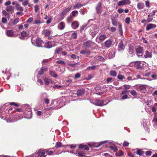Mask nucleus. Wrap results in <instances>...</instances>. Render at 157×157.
I'll list each match as a JSON object with an SVG mask.
<instances>
[{
    "label": "nucleus",
    "mask_w": 157,
    "mask_h": 157,
    "mask_svg": "<svg viewBox=\"0 0 157 157\" xmlns=\"http://www.w3.org/2000/svg\"><path fill=\"white\" fill-rule=\"evenodd\" d=\"M44 47L47 48H51L52 47V42L50 41H48L45 44Z\"/></svg>",
    "instance_id": "nucleus-29"
},
{
    "label": "nucleus",
    "mask_w": 157,
    "mask_h": 157,
    "mask_svg": "<svg viewBox=\"0 0 157 157\" xmlns=\"http://www.w3.org/2000/svg\"><path fill=\"white\" fill-rule=\"evenodd\" d=\"M51 33V32L47 29H45L43 31V33L44 35L45 36H47L50 35Z\"/></svg>",
    "instance_id": "nucleus-27"
},
{
    "label": "nucleus",
    "mask_w": 157,
    "mask_h": 157,
    "mask_svg": "<svg viewBox=\"0 0 157 157\" xmlns=\"http://www.w3.org/2000/svg\"><path fill=\"white\" fill-rule=\"evenodd\" d=\"M152 17H148L147 20H146V21L148 23L151 21L153 19Z\"/></svg>",
    "instance_id": "nucleus-63"
},
{
    "label": "nucleus",
    "mask_w": 157,
    "mask_h": 157,
    "mask_svg": "<svg viewBox=\"0 0 157 157\" xmlns=\"http://www.w3.org/2000/svg\"><path fill=\"white\" fill-rule=\"evenodd\" d=\"M85 93V90L84 89H79L77 91L76 94L78 96H80L84 94Z\"/></svg>",
    "instance_id": "nucleus-16"
},
{
    "label": "nucleus",
    "mask_w": 157,
    "mask_h": 157,
    "mask_svg": "<svg viewBox=\"0 0 157 157\" xmlns=\"http://www.w3.org/2000/svg\"><path fill=\"white\" fill-rule=\"evenodd\" d=\"M15 10V7L13 6H9L6 7V10L10 13H13Z\"/></svg>",
    "instance_id": "nucleus-10"
},
{
    "label": "nucleus",
    "mask_w": 157,
    "mask_h": 157,
    "mask_svg": "<svg viewBox=\"0 0 157 157\" xmlns=\"http://www.w3.org/2000/svg\"><path fill=\"white\" fill-rule=\"evenodd\" d=\"M63 145L62 143L60 142H57L56 143L55 147L58 148L63 147Z\"/></svg>",
    "instance_id": "nucleus-37"
},
{
    "label": "nucleus",
    "mask_w": 157,
    "mask_h": 157,
    "mask_svg": "<svg viewBox=\"0 0 157 157\" xmlns=\"http://www.w3.org/2000/svg\"><path fill=\"white\" fill-rule=\"evenodd\" d=\"M147 86L145 85H140L136 86V89L137 91L145 93L146 91Z\"/></svg>",
    "instance_id": "nucleus-3"
},
{
    "label": "nucleus",
    "mask_w": 157,
    "mask_h": 157,
    "mask_svg": "<svg viewBox=\"0 0 157 157\" xmlns=\"http://www.w3.org/2000/svg\"><path fill=\"white\" fill-rule=\"evenodd\" d=\"M117 78L120 80H122L124 78V77L123 75H118Z\"/></svg>",
    "instance_id": "nucleus-59"
},
{
    "label": "nucleus",
    "mask_w": 157,
    "mask_h": 157,
    "mask_svg": "<svg viewBox=\"0 0 157 157\" xmlns=\"http://www.w3.org/2000/svg\"><path fill=\"white\" fill-rule=\"evenodd\" d=\"M48 152V149H40L37 152L38 155V157H46L47 155H45V153Z\"/></svg>",
    "instance_id": "nucleus-1"
},
{
    "label": "nucleus",
    "mask_w": 157,
    "mask_h": 157,
    "mask_svg": "<svg viewBox=\"0 0 157 157\" xmlns=\"http://www.w3.org/2000/svg\"><path fill=\"white\" fill-rule=\"evenodd\" d=\"M111 22L112 25L114 26H116L117 25V21L115 18H113L111 19Z\"/></svg>",
    "instance_id": "nucleus-35"
},
{
    "label": "nucleus",
    "mask_w": 157,
    "mask_h": 157,
    "mask_svg": "<svg viewBox=\"0 0 157 157\" xmlns=\"http://www.w3.org/2000/svg\"><path fill=\"white\" fill-rule=\"evenodd\" d=\"M80 53L85 55L86 56H88L90 54V52L87 50H82L80 51Z\"/></svg>",
    "instance_id": "nucleus-15"
},
{
    "label": "nucleus",
    "mask_w": 157,
    "mask_h": 157,
    "mask_svg": "<svg viewBox=\"0 0 157 157\" xmlns=\"http://www.w3.org/2000/svg\"><path fill=\"white\" fill-rule=\"evenodd\" d=\"M35 11L37 12L39 10V6L38 5H36L34 7Z\"/></svg>",
    "instance_id": "nucleus-53"
},
{
    "label": "nucleus",
    "mask_w": 157,
    "mask_h": 157,
    "mask_svg": "<svg viewBox=\"0 0 157 157\" xmlns=\"http://www.w3.org/2000/svg\"><path fill=\"white\" fill-rule=\"evenodd\" d=\"M31 41L33 44L35 41V43L36 44V46L38 47H41L42 44L43 43V41L40 39L37 38L36 39L34 37L32 38Z\"/></svg>",
    "instance_id": "nucleus-2"
},
{
    "label": "nucleus",
    "mask_w": 157,
    "mask_h": 157,
    "mask_svg": "<svg viewBox=\"0 0 157 157\" xmlns=\"http://www.w3.org/2000/svg\"><path fill=\"white\" fill-rule=\"evenodd\" d=\"M107 37V36L105 34H101L99 37V39L101 42L103 41Z\"/></svg>",
    "instance_id": "nucleus-25"
},
{
    "label": "nucleus",
    "mask_w": 157,
    "mask_h": 157,
    "mask_svg": "<svg viewBox=\"0 0 157 157\" xmlns=\"http://www.w3.org/2000/svg\"><path fill=\"white\" fill-rule=\"evenodd\" d=\"M110 75L111 76L115 77L117 75V73L115 71H111L110 72Z\"/></svg>",
    "instance_id": "nucleus-40"
},
{
    "label": "nucleus",
    "mask_w": 157,
    "mask_h": 157,
    "mask_svg": "<svg viewBox=\"0 0 157 157\" xmlns=\"http://www.w3.org/2000/svg\"><path fill=\"white\" fill-rule=\"evenodd\" d=\"M152 152L150 151H147L146 152V155L147 156H150L151 155Z\"/></svg>",
    "instance_id": "nucleus-55"
},
{
    "label": "nucleus",
    "mask_w": 157,
    "mask_h": 157,
    "mask_svg": "<svg viewBox=\"0 0 157 157\" xmlns=\"http://www.w3.org/2000/svg\"><path fill=\"white\" fill-rule=\"evenodd\" d=\"M71 149H75L76 147V145H75L71 144L68 145Z\"/></svg>",
    "instance_id": "nucleus-61"
},
{
    "label": "nucleus",
    "mask_w": 157,
    "mask_h": 157,
    "mask_svg": "<svg viewBox=\"0 0 157 157\" xmlns=\"http://www.w3.org/2000/svg\"><path fill=\"white\" fill-rule=\"evenodd\" d=\"M109 29L112 32H113L116 30V28L113 27H110V29Z\"/></svg>",
    "instance_id": "nucleus-48"
},
{
    "label": "nucleus",
    "mask_w": 157,
    "mask_h": 157,
    "mask_svg": "<svg viewBox=\"0 0 157 157\" xmlns=\"http://www.w3.org/2000/svg\"><path fill=\"white\" fill-rule=\"evenodd\" d=\"M109 148L113 150L114 152H117L118 149L116 146L114 144H113L112 145L109 146Z\"/></svg>",
    "instance_id": "nucleus-26"
},
{
    "label": "nucleus",
    "mask_w": 157,
    "mask_h": 157,
    "mask_svg": "<svg viewBox=\"0 0 157 157\" xmlns=\"http://www.w3.org/2000/svg\"><path fill=\"white\" fill-rule=\"evenodd\" d=\"M10 105H12L16 107H18L19 106V105L18 104L16 103L12 102L10 103Z\"/></svg>",
    "instance_id": "nucleus-47"
},
{
    "label": "nucleus",
    "mask_w": 157,
    "mask_h": 157,
    "mask_svg": "<svg viewBox=\"0 0 157 157\" xmlns=\"http://www.w3.org/2000/svg\"><path fill=\"white\" fill-rule=\"evenodd\" d=\"M84 6V4H82L80 3H77L74 6V9L76 8H79Z\"/></svg>",
    "instance_id": "nucleus-30"
},
{
    "label": "nucleus",
    "mask_w": 157,
    "mask_h": 157,
    "mask_svg": "<svg viewBox=\"0 0 157 157\" xmlns=\"http://www.w3.org/2000/svg\"><path fill=\"white\" fill-rule=\"evenodd\" d=\"M144 153V152L141 149H138L136 152V154L140 156L142 155Z\"/></svg>",
    "instance_id": "nucleus-36"
},
{
    "label": "nucleus",
    "mask_w": 157,
    "mask_h": 157,
    "mask_svg": "<svg viewBox=\"0 0 157 157\" xmlns=\"http://www.w3.org/2000/svg\"><path fill=\"white\" fill-rule=\"evenodd\" d=\"M48 152L47 153H48V155H52L54 154V152L52 151H49V150L48 149Z\"/></svg>",
    "instance_id": "nucleus-57"
},
{
    "label": "nucleus",
    "mask_w": 157,
    "mask_h": 157,
    "mask_svg": "<svg viewBox=\"0 0 157 157\" xmlns=\"http://www.w3.org/2000/svg\"><path fill=\"white\" fill-rule=\"evenodd\" d=\"M129 143L126 141H125L123 144V145L124 147H127L129 145Z\"/></svg>",
    "instance_id": "nucleus-56"
},
{
    "label": "nucleus",
    "mask_w": 157,
    "mask_h": 157,
    "mask_svg": "<svg viewBox=\"0 0 157 157\" xmlns=\"http://www.w3.org/2000/svg\"><path fill=\"white\" fill-rule=\"evenodd\" d=\"M2 22L3 23H6L7 22L6 18L5 17H3L2 19Z\"/></svg>",
    "instance_id": "nucleus-54"
},
{
    "label": "nucleus",
    "mask_w": 157,
    "mask_h": 157,
    "mask_svg": "<svg viewBox=\"0 0 157 157\" xmlns=\"http://www.w3.org/2000/svg\"><path fill=\"white\" fill-rule=\"evenodd\" d=\"M91 43L90 41L84 42L83 44V46L85 48H89L91 47Z\"/></svg>",
    "instance_id": "nucleus-19"
},
{
    "label": "nucleus",
    "mask_w": 157,
    "mask_h": 157,
    "mask_svg": "<svg viewBox=\"0 0 157 157\" xmlns=\"http://www.w3.org/2000/svg\"><path fill=\"white\" fill-rule=\"evenodd\" d=\"M71 9V6H70L68 8L65 9L62 13L61 15L63 16L65 15L67 12H69Z\"/></svg>",
    "instance_id": "nucleus-17"
},
{
    "label": "nucleus",
    "mask_w": 157,
    "mask_h": 157,
    "mask_svg": "<svg viewBox=\"0 0 157 157\" xmlns=\"http://www.w3.org/2000/svg\"><path fill=\"white\" fill-rule=\"evenodd\" d=\"M65 24L63 22H61L59 24L58 26V27L59 29L60 30L63 29L65 28Z\"/></svg>",
    "instance_id": "nucleus-28"
},
{
    "label": "nucleus",
    "mask_w": 157,
    "mask_h": 157,
    "mask_svg": "<svg viewBox=\"0 0 157 157\" xmlns=\"http://www.w3.org/2000/svg\"><path fill=\"white\" fill-rule=\"evenodd\" d=\"M96 13L98 15H100L103 11L102 7V5L101 2H99L97 4L96 7Z\"/></svg>",
    "instance_id": "nucleus-6"
},
{
    "label": "nucleus",
    "mask_w": 157,
    "mask_h": 157,
    "mask_svg": "<svg viewBox=\"0 0 157 157\" xmlns=\"http://www.w3.org/2000/svg\"><path fill=\"white\" fill-rule=\"evenodd\" d=\"M96 67V66L95 65H93L91 67H87V70H94V69H95Z\"/></svg>",
    "instance_id": "nucleus-45"
},
{
    "label": "nucleus",
    "mask_w": 157,
    "mask_h": 157,
    "mask_svg": "<svg viewBox=\"0 0 157 157\" xmlns=\"http://www.w3.org/2000/svg\"><path fill=\"white\" fill-rule=\"evenodd\" d=\"M157 27L155 24L150 23L147 24L146 26V30L147 31H149L152 29H155Z\"/></svg>",
    "instance_id": "nucleus-11"
},
{
    "label": "nucleus",
    "mask_w": 157,
    "mask_h": 157,
    "mask_svg": "<svg viewBox=\"0 0 157 157\" xmlns=\"http://www.w3.org/2000/svg\"><path fill=\"white\" fill-rule=\"evenodd\" d=\"M105 143V142H101L99 143L97 145H96L94 144H88V145L90 147H99L102 144H104Z\"/></svg>",
    "instance_id": "nucleus-20"
},
{
    "label": "nucleus",
    "mask_w": 157,
    "mask_h": 157,
    "mask_svg": "<svg viewBox=\"0 0 157 157\" xmlns=\"http://www.w3.org/2000/svg\"><path fill=\"white\" fill-rule=\"evenodd\" d=\"M6 35L9 37H12L14 35V32L11 30H8L6 32Z\"/></svg>",
    "instance_id": "nucleus-24"
},
{
    "label": "nucleus",
    "mask_w": 157,
    "mask_h": 157,
    "mask_svg": "<svg viewBox=\"0 0 157 157\" xmlns=\"http://www.w3.org/2000/svg\"><path fill=\"white\" fill-rule=\"evenodd\" d=\"M77 36V33H73L71 35V39H76Z\"/></svg>",
    "instance_id": "nucleus-46"
},
{
    "label": "nucleus",
    "mask_w": 157,
    "mask_h": 157,
    "mask_svg": "<svg viewBox=\"0 0 157 157\" xmlns=\"http://www.w3.org/2000/svg\"><path fill=\"white\" fill-rule=\"evenodd\" d=\"M2 13L5 17L9 19L10 17V15L9 13L7 12L6 10H3L2 11Z\"/></svg>",
    "instance_id": "nucleus-18"
},
{
    "label": "nucleus",
    "mask_w": 157,
    "mask_h": 157,
    "mask_svg": "<svg viewBox=\"0 0 157 157\" xmlns=\"http://www.w3.org/2000/svg\"><path fill=\"white\" fill-rule=\"evenodd\" d=\"M131 3L130 0H122L118 3V6H121L125 5H129Z\"/></svg>",
    "instance_id": "nucleus-7"
},
{
    "label": "nucleus",
    "mask_w": 157,
    "mask_h": 157,
    "mask_svg": "<svg viewBox=\"0 0 157 157\" xmlns=\"http://www.w3.org/2000/svg\"><path fill=\"white\" fill-rule=\"evenodd\" d=\"M118 48L120 50L124 49V46L123 44V42L121 41L118 45Z\"/></svg>",
    "instance_id": "nucleus-34"
},
{
    "label": "nucleus",
    "mask_w": 157,
    "mask_h": 157,
    "mask_svg": "<svg viewBox=\"0 0 157 157\" xmlns=\"http://www.w3.org/2000/svg\"><path fill=\"white\" fill-rule=\"evenodd\" d=\"M152 57V52L147 51H146L144 55V57L145 58H151Z\"/></svg>",
    "instance_id": "nucleus-14"
},
{
    "label": "nucleus",
    "mask_w": 157,
    "mask_h": 157,
    "mask_svg": "<svg viewBox=\"0 0 157 157\" xmlns=\"http://www.w3.org/2000/svg\"><path fill=\"white\" fill-rule=\"evenodd\" d=\"M130 21V18L129 17H127L125 20V23L127 24H129Z\"/></svg>",
    "instance_id": "nucleus-49"
},
{
    "label": "nucleus",
    "mask_w": 157,
    "mask_h": 157,
    "mask_svg": "<svg viewBox=\"0 0 157 157\" xmlns=\"http://www.w3.org/2000/svg\"><path fill=\"white\" fill-rule=\"evenodd\" d=\"M124 11V9H119L118 10L117 12L118 13H122Z\"/></svg>",
    "instance_id": "nucleus-64"
},
{
    "label": "nucleus",
    "mask_w": 157,
    "mask_h": 157,
    "mask_svg": "<svg viewBox=\"0 0 157 157\" xmlns=\"http://www.w3.org/2000/svg\"><path fill=\"white\" fill-rule=\"evenodd\" d=\"M62 49L61 47H59L56 48L55 50V53L57 54H59L60 52L62 51Z\"/></svg>",
    "instance_id": "nucleus-38"
},
{
    "label": "nucleus",
    "mask_w": 157,
    "mask_h": 157,
    "mask_svg": "<svg viewBox=\"0 0 157 157\" xmlns=\"http://www.w3.org/2000/svg\"><path fill=\"white\" fill-rule=\"evenodd\" d=\"M83 153L81 152H78V155L80 157H82L83 156H85V155L83 154Z\"/></svg>",
    "instance_id": "nucleus-50"
},
{
    "label": "nucleus",
    "mask_w": 157,
    "mask_h": 157,
    "mask_svg": "<svg viewBox=\"0 0 157 157\" xmlns=\"http://www.w3.org/2000/svg\"><path fill=\"white\" fill-rule=\"evenodd\" d=\"M40 23V20H36L34 23L33 24H37Z\"/></svg>",
    "instance_id": "nucleus-62"
},
{
    "label": "nucleus",
    "mask_w": 157,
    "mask_h": 157,
    "mask_svg": "<svg viewBox=\"0 0 157 157\" xmlns=\"http://www.w3.org/2000/svg\"><path fill=\"white\" fill-rule=\"evenodd\" d=\"M124 154V152L123 151H121V152H117L116 153V156H120Z\"/></svg>",
    "instance_id": "nucleus-43"
},
{
    "label": "nucleus",
    "mask_w": 157,
    "mask_h": 157,
    "mask_svg": "<svg viewBox=\"0 0 157 157\" xmlns=\"http://www.w3.org/2000/svg\"><path fill=\"white\" fill-rule=\"evenodd\" d=\"M49 74L51 76L55 78H56L57 77V75L54 71H50L49 72Z\"/></svg>",
    "instance_id": "nucleus-33"
},
{
    "label": "nucleus",
    "mask_w": 157,
    "mask_h": 157,
    "mask_svg": "<svg viewBox=\"0 0 157 157\" xmlns=\"http://www.w3.org/2000/svg\"><path fill=\"white\" fill-rule=\"evenodd\" d=\"M81 76V75L79 73H76L75 76V78H80Z\"/></svg>",
    "instance_id": "nucleus-58"
},
{
    "label": "nucleus",
    "mask_w": 157,
    "mask_h": 157,
    "mask_svg": "<svg viewBox=\"0 0 157 157\" xmlns=\"http://www.w3.org/2000/svg\"><path fill=\"white\" fill-rule=\"evenodd\" d=\"M44 81L45 84L47 85H49V83H52V81L50 79H48L46 78L44 79Z\"/></svg>",
    "instance_id": "nucleus-32"
},
{
    "label": "nucleus",
    "mask_w": 157,
    "mask_h": 157,
    "mask_svg": "<svg viewBox=\"0 0 157 157\" xmlns=\"http://www.w3.org/2000/svg\"><path fill=\"white\" fill-rule=\"evenodd\" d=\"M112 79V78L111 77L107 78L106 79L107 82L108 83L111 82Z\"/></svg>",
    "instance_id": "nucleus-51"
},
{
    "label": "nucleus",
    "mask_w": 157,
    "mask_h": 157,
    "mask_svg": "<svg viewBox=\"0 0 157 157\" xmlns=\"http://www.w3.org/2000/svg\"><path fill=\"white\" fill-rule=\"evenodd\" d=\"M31 35L29 33H28L26 31L24 30L21 33V37H20V38L21 39H23L25 37L30 36Z\"/></svg>",
    "instance_id": "nucleus-8"
},
{
    "label": "nucleus",
    "mask_w": 157,
    "mask_h": 157,
    "mask_svg": "<svg viewBox=\"0 0 157 157\" xmlns=\"http://www.w3.org/2000/svg\"><path fill=\"white\" fill-rule=\"evenodd\" d=\"M56 63H58V64H63V65H65V63H66L65 62H64L62 60H58V61H56Z\"/></svg>",
    "instance_id": "nucleus-42"
},
{
    "label": "nucleus",
    "mask_w": 157,
    "mask_h": 157,
    "mask_svg": "<svg viewBox=\"0 0 157 157\" xmlns=\"http://www.w3.org/2000/svg\"><path fill=\"white\" fill-rule=\"evenodd\" d=\"M71 26L73 29H76L79 26L78 23L77 21H74L72 23Z\"/></svg>",
    "instance_id": "nucleus-21"
},
{
    "label": "nucleus",
    "mask_w": 157,
    "mask_h": 157,
    "mask_svg": "<svg viewBox=\"0 0 157 157\" xmlns=\"http://www.w3.org/2000/svg\"><path fill=\"white\" fill-rule=\"evenodd\" d=\"M91 103L98 106H102L103 105V102L102 100L99 99L95 100L94 102H92Z\"/></svg>",
    "instance_id": "nucleus-9"
},
{
    "label": "nucleus",
    "mask_w": 157,
    "mask_h": 157,
    "mask_svg": "<svg viewBox=\"0 0 157 157\" xmlns=\"http://www.w3.org/2000/svg\"><path fill=\"white\" fill-rule=\"evenodd\" d=\"M15 7L16 8V9L18 10L20 12H22L24 9H23V8L21 7L19 4L18 5H17V6H15Z\"/></svg>",
    "instance_id": "nucleus-31"
},
{
    "label": "nucleus",
    "mask_w": 157,
    "mask_h": 157,
    "mask_svg": "<svg viewBox=\"0 0 157 157\" xmlns=\"http://www.w3.org/2000/svg\"><path fill=\"white\" fill-rule=\"evenodd\" d=\"M72 16H74L76 14L78 13V11L77 10H75L72 12Z\"/></svg>",
    "instance_id": "nucleus-60"
},
{
    "label": "nucleus",
    "mask_w": 157,
    "mask_h": 157,
    "mask_svg": "<svg viewBox=\"0 0 157 157\" xmlns=\"http://www.w3.org/2000/svg\"><path fill=\"white\" fill-rule=\"evenodd\" d=\"M98 30L96 25L91 26L90 29V32L92 36H94L98 33Z\"/></svg>",
    "instance_id": "nucleus-4"
},
{
    "label": "nucleus",
    "mask_w": 157,
    "mask_h": 157,
    "mask_svg": "<svg viewBox=\"0 0 157 157\" xmlns=\"http://www.w3.org/2000/svg\"><path fill=\"white\" fill-rule=\"evenodd\" d=\"M118 29H119L120 33L121 36H123V32L122 29V25L121 23H118Z\"/></svg>",
    "instance_id": "nucleus-23"
},
{
    "label": "nucleus",
    "mask_w": 157,
    "mask_h": 157,
    "mask_svg": "<svg viewBox=\"0 0 157 157\" xmlns=\"http://www.w3.org/2000/svg\"><path fill=\"white\" fill-rule=\"evenodd\" d=\"M48 68L46 67H42L40 68V69L38 71V74L40 75L44 74V72L48 70Z\"/></svg>",
    "instance_id": "nucleus-12"
},
{
    "label": "nucleus",
    "mask_w": 157,
    "mask_h": 157,
    "mask_svg": "<svg viewBox=\"0 0 157 157\" xmlns=\"http://www.w3.org/2000/svg\"><path fill=\"white\" fill-rule=\"evenodd\" d=\"M132 63H134V66H140V65L141 64V61H136L134 62H132Z\"/></svg>",
    "instance_id": "nucleus-41"
},
{
    "label": "nucleus",
    "mask_w": 157,
    "mask_h": 157,
    "mask_svg": "<svg viewBox=\"0 0 157 157\" xmlns=\"http://www.w3.org/2000/svg\"><path fill=\"white\" fill-rule=\"evenodd\" d=\"M19 21V18H15L12 23L13 25H14L18 23Z\"/></svg>",
    "instance_id": "nucleus-39"
},
{
    "label": "nucleus",
    "mask_w": 157,
    "mask_h": 157,
    "mask_svg": "<svg viewBox=\"0 0 157 157\" xmlns=\"http://www.w3.org/2000/svg\"><path fill=\"white\" fill-rule=\"evenodd\" d=\"M29 4V0H26L22 2V5L23 6H25L28 5Z\"/></svg>",
    "instance_id": "nucleus-44"
},
{
    "label": "nucleus",
    "mask_w": 157,
    "mask_h": 157,
    "mask_svg": "<svg viewBox=\"0 0 157 157\" xmlns=\"http://www.w3.org/2000/svg\"><path fill=\"white\" fill-rule=\"evenodd\" d=\"M144 7V4L142 2H138L137 4V8L139 9H142Z\"/></svg>",
    "instance_id": "nucleus-22"
},
{
    "label": "nucleus",
    "mask_w": 157,
    "mask_h": 157,
    "mask_svg": "<svg viewBox=\"0 0 157 157\" xmlns=\"http://www.w3.org/2000/svg\"><path fill=\"white\" fill-rule=\"evenodd\" d=\"M130 93L133 96H135L137 94L136 92L134 90H132L130 92Z\"/></svg>",
    "instance_id": "nucleus-52"
},
{
    "label": "nucleus",
    "mask_w": 157,
    "mask_h": 157,
    "mask_svg": "<svg viewBox=\"0 0 157 157\" xmlns=\"http://www.w3.org/2000/svg\"><path fill=\"white\" fill-rule=\"evenodd\" d=\"M112 42L113 41L111 40H107L104 42L105 47L107 48H109L111 45Z\"/></svg>",
    "instance_id": "nucleus-13"
},
{
    "label": "nucleus",
    "mask_w": 157,
    "mask_h": 157,
    "mask_svg": "<svg viewBox=\"0 0 157 157\" xmlns=\"http://www.w3.org/2000/svg\"><path fill=\"white\" fill-rule=\"evenodd\" d=\"M135 50L136 55L138 57H140V56L138 55L139 54H142L141 56L143 55V47L140 46H137L135 48Z\"/></svg>",
    "instance_id": "nucleus-5"
}]
</instances>
